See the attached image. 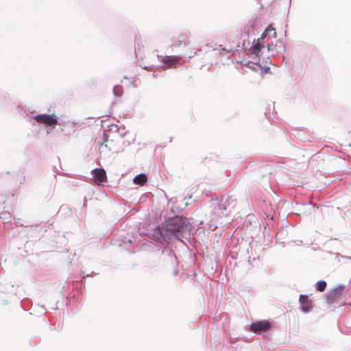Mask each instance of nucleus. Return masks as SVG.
Segmentation results:
<instances>
[{
  "mask_svg": "<svg viewBox=\"0 0 351 351\" xmlns=\"http://www.w3.org/2000/svg\"><path fill=\"white\" fill-rule=\"evenodd\" d=\"M191 225L186 219L176 216L165 221V223L159 226L154 232V237L157 240L169 241L173 238L182 241L190 235Z\"/></svg>",
  "mask_w": 351,
  "mask_h": 351,
  "instance_id": "obj_1",
  "label": "nucleus"
},
{
  "mask_svg": "<svg viewBox=\"0 0 351 351\" xmlns=\"http://www.w3.org/2000/svg\"><path fill=\"white\" fill-rule=\"evenodd\" d=\"M237 202L230 196H223L220 199L214 200V206H221L224 213L230 212L236 206Z\"/></svg>",
  "mask_w": 351,
  "mask_h": 351,
  "instance_id": "obj_2",
  "label": "nucleus"
},
{
  "mask_svg": "<svg viewBox=\"0 0 351 351\" xmlns=\"http://www.w3.org/2000/svg\"><path fill=\"white\" fill-rule=\"evenodd\" d=\"M38 123H44L46 125L55 128L58 124V117L56 114H41L34 117Z\"/></svg>",
  "mask_w": 351,
  "mask_h": 351,
  "instance_id": "obj_4",
  "label": "nucleus"
},
{
  "mask_svg": "<svg viewBox=\"0 0 351 351\" xmlns=\"http://www.w3.org/2000/svg\"><path fill=\"white\" fill-rule=\"evenodd\" d=\"M103 138L104 142L102 144L104 145L106 147L108 148L110 150L114 147V143L113 141L110 140L109 142V137L106 132H104L103 134Z\"/></svg>",
  "mask_w": 351,
  "mask_h": 351,
  "instance_id": "obj_13",
  "label": "nucleus"
},
{
  "mask_svg": "<svg viewBox=\"0 0 351 351\" xmlns=\"http://www.w3.org/2000/svg\"><path fill=\"white\" fill-rule=\"evenodd\" d=\"M92 173L93 175L95 182L97 184H101L104 182L106 179V173L104 169H95L92 171Z\"/></svg>",
  "mask_w": 351,
  "mask_h": 351,
  "instance_id": "obj_8",
  "label": "nucleus"
},
{
  "mask_svg": "<svg viewBox=\"0 0 351 351\" xmlns=\"http://www.w3.org/2000/svg\"><path fill=\"white\" fill-rule=\"evenodd\" d=\"M209 215L210 217L221 218L227 215V213H224L221 206H215L214 201H212L209 205Z\"/></svg>",
  "mask_w": 351,
  "mask_h": 351,
  "instance_id": "obj_6",
  "label": "nucleus"
},
{
  "mask_svg": "<svg viewBox=\"0 0 351 351\" xmlns=\"http://www.w3.org/2000/svg\"><path fill=\"white\" fill-rule=\"evenodd\" d=\"M300 303L301 309L303 312L307 313L311 308V301L308 300L307 295H302L300 296Z\"/></svg>",
  "mask_w": 351,
  "mask_h": 351,
  "instance_id": "obj_10",
  "label": "nucleus"
},
{
  "mask_svg": "<svg viewBox=\"0 0 351 351\" xmlns=\"http://www.w3.org/2000/svg\"><path fill=\"white\" fill-rule=\"evenodd\" d=\"M276 34V29L272 26L269 25L265 29V30L264 31L263 34L261 35V37L264 39L267 36L269 37H275Z\"/></svg>",
  "mask_w": 351,
  "mask_h": 351,
  "instance_id": "obj_11",
  "label": "nucleus"
},
{
  "mask_svg": "<svg viewBox=\"0 0 351 351\" xmlns=\"http://www.w3.org/2000/svg\"><path fill=\"white\" fill-rule=\"evenodd\" d=\"M117 89H119V87H115V88H114V94H115L116 95H117V96H120L121 95H118V94L116 93V90H117Z\"/></svg>",
  "mask_w": 351,
  "mask_h": 351,
  "instance_id": "obj_16",
  "label": "nucleus"
},
{
  "mask_svg": "<svg viewBox=\"0 0 351 351\" xmlns=\"http://www.w3.org/2000/svg\"><path fill=\"white\" fill-rule=\"evenodd\" d=\"M276 46H277V44H276L275 45H267V51L269 52H270L269 56H274L275 53L278 52L277 49H274Z\"/></svg>",
  "mask_w": 351,
  "mask_h": 351,
  "instance_id": "obj_15",
  "label": "nucleus"
},
{
  "mask_svg": "<svg viewBox=\"0 0 351 351\" xmlns=\"http://www.w3.org/2000/svg\"><path fill=\"white\" fill-rule=\"evenodd\" d=\"M180 57L173 56H165L162 58V62L165 64V69H172L176 68L177 64L179 63L180 60Z\"/></svg>",
  "mask_w": 351,
  "mask_h": 351,
  "instance_id": "obj_7",
  "label": "nucleus"
},
{
  "mask_svg": "<svg viewBox=\"0 0 351 351\" xmlns=\"http://www.w3.org/2000/svg\"><path fill=\"white\" fill-rule=\"evenodd\" d=\"M263 38L260 37L256 40H254L253 45L251 47V48L249 49V51L253 54L255 55L256 57H258V53H260L261 49L264 47L263 45Z\"/></svg>",
  "mask_w": 351,
  "mask_h": 351,
  "instance_id": "obj_9",
  "label": "nucleus"
},
{
  "mask_svg": "<svg viewBox=\"0 0 351 351\" xmlns=\"http://www.w3.org/2000/svg\"><path fill=\"white\" fill-rule=\"evenodd\" d=\"M147 180V176L145 174H143V173L138 174L134 177V183L136 184H139V185L143 186L146 183Z\"/></svg>",
  "mask_w": 351,
  "mask_h": 351,
  "instance_id": "obj_12",
  "label": "nucleus"
},
{
  "mask_svg": "<svg viewBox=\"0 0 351 351\" xmlns=\"http://www.w3.org/2000/svg\"><path fill=\"white\" fill-rule=\"evenodd\" d=\"M344 287L339 286L330 290L326 297V302L328 304H332L339 300L343 294Z\"/></svg>",
  "mask_w": 351,
  "mask_h": 351,
  "instance_id": "obj_5",
  "label": "nucleus"
},
{
  "mask_svg": "<svg viewBox=\"0 0 351 351\" xmlns=\"http://www.w3.org/2000/svg\"><path fill=\"white\" fill-rule=\"evenodd\" d=\"M272 326V324L267 320L256 321L250 326V330L254 333L267 332Z\"/></svg>",
  "mask_w": 351,
  "mask_h": 351,
  "instance_id": "obj_3",
  "label": "nucleus"
},
{
  "mask_svg": "<svg viewBox=\"0 0 351 351\" xmlns=\"http://www.w3.org/2000/svg\"><path fill=\"white\" fill-rule=\"evenodd\" d=\"M326 282L324 280L318 281L316 284V289L320 292H322L325 290L326 287Z\"/></svg>",
  "mask_w": 351,
  "mask_h": 351,
  "instance_id": "obj_14",
  "label": "nucleus"
}]
</instances>
